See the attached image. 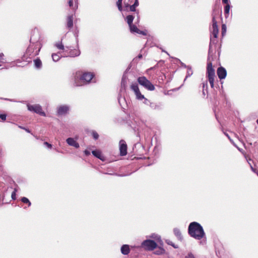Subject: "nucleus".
Segmentation results:
<instances>
[{
  "mask_svg": "<svg viewBox=\"0 0 258 258\" xmlns=\"http://www.w3.org/2000/svg\"><path fill=\"white\" fill-rule=\"evenodd\" d=\"M122 0H117L116 2V6L119 11H122Z\"/></svg>",
  "mask_w": 258,
  "mask_h": 258,
  "instance_id": "27",
  "label": "nucleus"
},
{
  "mask_svg": "<svg viewBox=\"0 0 258 258\" xmlns=\"http://www.w3.org/2000/svg\"><path fill=\"white\" fill-rule=\"evenodd\" d=\"M206 89H207V88H208L207 83L206 84L203 83V88L204 90V88H206Z\"/></svg>",
  "mask_w": 258,
  "mask_h": 258,
  "instance_id": "40",
  "label": "nucleus"
},
{
  "mask_svg": "<svg viewBox=\"0 0 258 258\" xmlns=\"http://www.w3.org/2000/svg\"><path fill=\"white\" fill-rule=\"evenodd\" d=\"M137 81L140 85L148 90L153 91L155 89L154 85L144 76L139 77Z\"/></svg>",
  "mask_w": 258,
  "mask_h": 258,
  "instance_id": "4",
  "label": "nucleus"
},
{
  "mask_svg": "<svg viewBox=\"0 0 258 258\" xmlns=\"http://www.w3.org/2000/svg\"><path fill=\"white\" fill-rule=\"evenodd\" d=\"M133 5L136 7H138L139 5L138 0H135V2Z\"/></svg>",
  "mask_w": 258,
  "mask_h": 258,
  "instance_id": "38",
  "label": "nucleus"
},
{
  "mask_svg": "<svg viewBox=\"0 0 258 258\" xmlns=\"http://www.w3.org/2000/svg\"><path fill=\"white\" fill-rule=\"evenodd\" d=\"M130 89L134 92L136 99L142 100L145 98L143 95L142 94L139 89L138 85L137 83H132L130 85Z\"/></svg>",
  "mask_w": 258,
  "mask_h": 258,
  "instance_id": "6",
  "label": "nucleus"
},
{
  "mask_svg": "<svg viewBox=\"0 0 258 258\" xmlns=\"http://www.w3.org/2000/svg\"><path fill=\"white\" fill-rule=\"evenodd\" d=\"M69 110V108L68 106L66 105H62L60 106L57 108V114L59 115H62L66 114Z\"/></svg>",
  "mask_w": 258,
  "mask_h": 258,
  "instance_id": "13",
  "label": "nucleus"
},
{
  "mask_svg": "<svg viewBox=\"0 0 258 258\" xmlns=\"http://www.w3.org/2000/svg\"><path fill=\"white\" fill-rule=\"evenodd\" d=\"M28 109L29 111L34 112L37 114H39L40 115L45 116V113L42 110V107L40 105L38 104H34V105H27Z\"/></svg>",
  "mask_w": 258,
  "mask_h": 258,
  "instance_id": "7",
  "label": "nucleus"
},
{
  "mask_svg": "<svg viewBox=\"0 0 258 258\" xmlns=\"http://www.w3.org/2000/svg\"><path fill=\"white\" fill-rule=\"evenodd\" d=\"M61 52H58L57 53H52L51 56L53 60L54 61H57L59 60L61 57H63V56H61Z\"/></svg>",
  "mask_w": 258,
  "mask_h": 258,
  "instance_id": "19",
  "label": "nucleus"
},
{
  "mask_svg": "<svg viewBox=\"0 0 258 258\" xmlns=\"http://www.w3.org/2000/svg\"><path fill=\"white\" fill-rule=\"evenodd\" d=\"M7 114H0V119L3 121H5L6 119Z\"/></svg>",
  "mask_w": 258,
  "mask_h": 258,
  "instance_id": "32",
  "label": "nucleus"
},
{
  "mask_svg": "<svg viewBox=\"0 0 258 258\" xmlns=\"http://www.w3.org/2000/svg\"><path fill=\"white\" fill-rule=\"evenodd\" d=\"M238 149L239 151H241V150L240 148H238Z\"/></svg>",
  "mask_w": 258,
  "mask_h": 258,
  "instance_id": "48",
  "label": "nucleus"
},
{
  "mask_svg": "<svg viewBox=\"0 0 258 258\" xmlns=\"http://www.w3.org/2000/svg\"><path fill=\"white\" fill-rule=\"evenodd\" d=\"M185 258H195L194 255L191 253H188Z\"/></svg>",
  "mask_w": 258,
  "mask_h": 258,
  "instance_id": "34",
  "label": "nucleus"
},
{
  "mask_svg": "<svg viewBox=\"0 0 258 258\" xmlns=\"http://www.w3.org/2000/svg\"><path fill=\"white\" fill-rule=\"evenodd\" d=\"M229 11H230V5L229 4H227L224 7V13H225L226 17L229 15Z\"/></svg>",
  "mask_w": 258,
  "mask_h": 258,
  "instance_id": "25",
  "label": "nucleus"
},
{
  "mask_svg": "<svg viewBox=\"0 0 258 258\" xmlns=\"http://www.w3.org/2000/svg\"><path fill=\"white\" fill-rule=\"evenodd\" d=\"M19 127L24 130L25 131H26L28 133H30V131L29 129H28V128H26L25 127H22V126H19Z\"/></svg>",
  "mask_w": 258,
  "mask_h": 258,
  "instance_id": "37",
  "label": "nucleus"
},
{
  "mask_svg": "<svg viewBox=\"0 0 258 258\" xmlns=\"http://www.w3.org/2000/svg\"><path fill=\"white\" fill-rule=\"evenodd\" d=\"M165 253V249L161 247H159L157 250H156L154 252V253L157 255L162 254Z\"/></svg>",
  "mask_w": 258,
  "mask_h": 258,
  "instance_id": "23",
  "label": "nucleus"
},
{
  "mask_svg": "<svg viewBox=\"0 0 258 258\" xmlns=\"http://www.w3.org/2000/svg\"><path fill=\"white\" fill-rule=\"evenodd\" d=\"M21 201L22 202H23V203H25V204H27L28 205V207H30L31 205V202H30V201L28 200V199H27V198L26 197H23L21 199Z\"/></svg>",
  "mask_w": 258,
  "mask_h": 258,
  "instance_id": "26",
  "label": "nucleus"
},
{
  "mask_svg": "<svg viewBox=\"0 0 258 258\" xmlns=\"http://www.w3.org/2000/svg\"><path fill=\"white\" fill-rule=\"evenodd\" d=\"M141 247L146 250L152 251L157 247V244L153 240L147 239L142 242Z\"/></svg>",
  "mask_w": 258,
  "mask_h": 258,
  "instance_id": "5",
  "label": "nucleus"
},
{
  "mask_svg": "<svg viewBox=\"0 0 258 258\" xmlns=\"http://www.w3.org/2000/svg\"><path fill=\"white\" fill-rule=\"evenodd\" d=\"M124 6L125 8H128L130 7V5L128 3H126L125 2H124Z\"/></svg>",
  "mask_w": 258,
  "mask_h": 258,
  "instance_id": "42",
  "label": "nucleus"
},
{
  "mask_svg": "<svg viewBox=\"0 0 258 258\" xmlns=\"http://www.w3.org/2000/svg\"><path fill=\"white\" fill-rule=\"evenodd\" d=\"M129 27L131 32H135L138 34H142L143 35H147V33L145 31L139 30L137 28V27L135 25L132 24V25H130Z\"/></svg>",
  "mask_w": 258,
  "mask_h": 258,
  "instance_id": "14",
  "label": "nucleus"
},
{
  "mask_svg": "<svg viewBox=\"0 0 258 258\" xmlns=\"http://www.w3.org/2000/svg\"><path fill=\"white\" fill-rule=\"evenodd\" d=\"M222 3L224 4H228V0H222Z\"/></svg>",
  "mask_w": 258,
  "mask_h": 258,
  "instance_id": "41",
  "label": "nucleus"
},
{
  "mask_svg": "<svg viewBox=\"0 0 258 258\" xmlns=\"http://www.w3.org/2000/svg\"><path fill=\"white\" fill-rule=\"evenodd\" d=\"M67 26L69 29H71L73 26V16H69L67 17Z\"/></svg>",
  "mask_w": 258,
  "mask_h": 258,
  "instance_id": "18",
  "label": "nucleus"
},
{
  "mask_svg": "<svg viewBox=\"0 0 258 258\" xmlns=\"http://www.w3.org/2000/svg\"><path fill=\"white\" fill-rule=\"evenodd\" d=\"M17 192V189L16 188H15L14 189V190L13 191V192L12 193V195H11V197H12V199L13 200H16V193Z\"/></svg>",
  "mask_w": 258,
  "mask_h": 258,
  "instance_id": "31",
  "label": "nucleus"
},
{
  "mask_svg": "<svg viewBox=\"0 0 258 258\" xmlns=\"http://www.w3.org/2000/svg\"><path fill=\"white\" fill-rule=\"evenodd\" d=\"M67 142L70 146H73L76 148L79 147V144L73 138H69L67 140Z\"/></svg>",
  "mask_w": 258,
  "mask_h": 258,
  "instance_id": "15",
  "label": "nucleus"
},
{
  "mask_svg": "<svg viewBox=\"0 0 258 258\" xmlns=\"http://www.w3.org/2000/svg\"><path fill=\"white\" fill-rule=\"evenodd\" d=\"M217 74L218 76V78L220 80H222L226 78L227 75V71L224 68L220 67L218 68L217 71Z\"/></svg>",
  "mask_w": 258,
  "mask_h": 258,
  "instance_id": "11",
  "label": "nucleus"
},
{
  "mask_svg": "<svg viewBox=\"0 0 258 258\" xmlns=\"http://www.w3.org/2000/svg\"><path fill=\"white\" fill-rule=\"evenodd\" d=\"M129 8H130V11H131V12H135L136 11V7L134 5L130 6Z\"/></svg>",
  "mask_w": 258,
  "mask_h": 258,
  "instance_id": "33",
  "label": "nucleus"
},
{
  "mask_svg": "<svg viewBox=\"0 0 258 258\" xmlns=\"http://www.w3.org/2000/svg\"><path fill=\"white\" fill-rule=\"evenodd\" d=\"M54 46L60 50L59 52L65 51L68 49V47H65L61 41L56 43Z\"/></svg>",
  "mask_w": 258,
  "mask_h": 258,
  "instance_id": "17",
  "label": "nucleus"
},
{
  "mask_svg": "<svg viewBox=\"0 0 258 258\" xmlns=\"http://www.w3.org/2000/svg\"><path fill=\"white\" fill-rule=\"evenodd\" d=\"M245 158L247 161V162H248V163L249 164L251 168L252 169V170H253V168L252 166V163H253V161L252 160H251L250 158H248V157L247 156H245Z\"/></svg>",
  "mask_w": 258,
  "mask_h": 258,
  "instance_id": "28",
  "label": "nucleus"
},
{
  "mask_svg": "<svg viewBox=\"0 0 258 258\" xmlns=\"http://www.w3.org/2000/svg\"><path fill=\"white\" fill-rule=\"evenodd\" d=\"M173 232H174V234L177 237L178 239H179V240H182V236L181 233L180 231L179 230V229H178L177 228H175L173 230Z\"/></svg>",
  "mask_w": 258,
  "mask_h": 258,
  "instance_id": "20",
  "label": "nucleus"
},
{
  "mask_svg": "<svg viewBox=\"0 0 258 258\" xmlns=\"http://www.w3.org/2000/svg\"><path fill=\"white\" fill-rule=\"evenodd\" d=\"M224 31H225V25H223L222 26V34H223Z\"/></svg>",
  "mask_w": 258,
  "mask_h": 258,
  "instance_id": "39",
  "label": "nucleus"
},
{
  "mask_svg": "<svg viewBox=\"0 0 258 258\" xmlns=\"http://www.w3.org/2000/svg\"><path fill=\"white\" fill-rule=\"evenodd\" d=\"M130 248L128 245L124 244L121 247V252L124 255H127L130 253Z\"/></svg>",
  "mask_w": 258,
  "mask_h": 258,
  "instance_id": "16",
  "label": "nucleus"
},
{
  "mask_svg": "<svg viewBox=\"0 0 258 258\" xmlns=\"http://www.w3.org/2000/svg\"><path fill=\"white\" fill-rule=\"evenodd\" d=\"M134 19V17L133 15H128L126 16V20L129 26L133 24Z\"/></svg>",
  "mask_w": 258,
  "mask_h": 258,
  "instance_id": "22",
  "label": "nucleus"
},
{
  "mask_svg": "<svg viewBox=\"0 0 258 258\" xmlns=\"http://www.w3.org/2000/svg\"><path fill=\"white\" fill-rule=\"evenodd\" d=\"M44 144L45 145H46L48 148H50V149H51V148H52V145H51V144H49V143H48V142H45L44 143Z\"/></svg>",
  "mask_w": 258,
  "mask_h": 258,
  "instance_id": "35",
  "label": "nucleus"
},
{
  "mask_svg": "<svg viewBox=\"0 0 258 258\" xmlns=\"http://www.w3.org/2000/svg\"><path fill=\"white\" fill-rule=\"evenodd\" d=\"M34 49V48H33V47H32V46H30L28 48V49H27V52L28 53H29V52H31L32 50V49Z\"/></svg>",
  "mask_w": 258,
  "mask_h": 258,
  "instance_id": "36",
  "label": "nucleus"
},
{
  "mask_svg": "<svg viewBox=\"0 0 258 258\" xmlns=\"http://www.w3.org/2000/svg\"><path fill=\"white\" fill-rule=\"evenodd\" d=\"M92 136H93V138L95 140H97V139H98L99 135H98V134L96 132L93 131L92 133Z\"/></svg>",
  "mask_w": 258,
  "mask_h": 258,
  "instance_id": "30",
  "label": "nucleus"
},
{
  "mask_svg": "<svg viewBox=\"0 0 258 258\" xmlns=\"http://www.w3.org/2000/svg\"><path fill=\"white\" fill-rule=\"evenodd\" d=\"M92 154L96 157L102 159V154L101 152L99 150H94L92 152Z\"/></svg>",
  "mask_w": 258,
  "mask_h": 258,
  "instance_id": "21",
  "label": "nucleus"
},
{
  "mask_svg": "<svg viewBox=\"0 0 258 258\" xmlns=\"http://www.w3.org/2000/svg\"><path fill=\"white\" fill-rule=\"evenodd\" d=\"M166 242L168 244V245H171L172 246H173L174 248H178V246L175 245L174 243H173L172 241H171L170 240H166Z\"/></svg>",
  "mask_w": 258,
  "mask_h": 258,
  "instance_id": "29",
  "label": "nucleus"
},
{
  "mask_svg": "<svg viewBox=\"0 0 258 258\" xmlns=\"http://www.w3.org/2000/svg\"><path fill=\"white\" fill-rule=\"evenodd\" d=\"M94 77L93 73L91 72L82 73L77 72L75 76V83L77 86H82L83 83H88Z\"/></svg>",
  "mask_w": 258,
  "mask_h": 258,
  "instance_id": "2",
  "label": "nucleus"
},
{
  "mask_svg": "<svg viewBox=\"0 0 258 258\" xmlns=\"http://www.w3.org/2000/svg\"><path fill=\"white\" fill-rule=\"evenodd\" d=\"M212 22L213 31L212 32V34L214 38H217L219 34V29L217 22L216 21V16L214 14L212 15Z\"/></svg>",
  "mask_w": 258,
  "mask_h": 258,
  "instance_id": "9",
  "label": "nucleus"
},
{
  "mask_svg": "<svg viewBox=\"0 0 258 258\" xmlns=\"http://www.w3.org/2000/svg\"><path fill=\"white\" fill-rule=\"evenodd\" d=\"M188 232L191 237L198 240H201L205 235L202 226L196 222H193L189 224L188 228Z\"/></svg>",
  "mask_w": 258,
  "mask_h": 258,
  "instance_id": "1",
  "label": "nucleus"
},
{
  "mask_svg": "<svg viewBox=\"0 0 258 258\" xmlns=\"http://www.w3.org/2000/svg\"><path fill=\"white\" fill-rule=\"evenodd\" d=\"M225 135H226V136H227V137H228V138L230 139V140L231 141H231V139L230 138L229 136H228V134H225Z\"/></svg>",
  "mask_w": 258,
  "mask_h": 258,
  "instance_id": "46",
  "label": "nucleus"
},
{
  "mask_svg": "<svg viewBox=\"0 0 258 258\" xmlns=\"http://www.w3.org/2000/svg\"><path fill=\"white\" fill-rule=\"evenodd\" d=\"M68 5L73 11H75L78 8V0H68Z\"/></svg>",
  "mask_w": 258,
  "mask_h": 258,
  "instance_id": "12",
  "label": "nucleus"
},
{
  "mask_svg": "<svg viewBox=\"0 0 258 258\" xmlns=\"http://www.w3.org/2000/svg\"><path fill=\"white\" fill-rule=\"evenodd\" d=\"M4 56V54L3 53H0V59H3V57Z\"/></svg>",
  "mask_w": 258,
  "mask_h": 258,
  "instance_id": "43",
  "label": "nucleus"
},
{
  "mask_svg": "<svg viewBox=\"0 0 258 258\" xmlns=\"http://www.w3.org/2000/svg\"><path fill=\"white\" fill-rule=\"evenodd\" d=\"M40 50V49L38 50V51H37L35 53H34V55H36L38 54V51Z\"/></svg>",
  "mask_w": 258,
  "mask_h": 258,
  "instance_id": "45",
  "label": "nucleus"
},
{
  "mask_svg": "<svg viewBox=\"0 0 258 258\" xmlns=\"http://www.w3.org/2000/svg\"><path fill=\"white\" fill-rule=\"evenodd\" d=\"M35 66L36 68L39 69L41 67L42 62L39 58H37L34 60Z\"/></svg>",
  "mask_w": 258,
  "mask_h": 258,
  "instance_id": "24",
  "label": "nucleus"
},
{
  "mask_svg": "<svg viewBox=\"0 0 258 258\" xmlns=\"http://www.w3.org/2000/svg\"><path fill=\"white\" fill-rule=\"evenodd\" d=\"M207 77L212 88L214 87V81L216 78L215 70L213 67L212 63L208 62L207 66Z\"/></svg>",
  "mask_w": 258,
  "mask_h": 258,
  "instance_id": "3",
  "label": "nucleus"
},
{
  "mask_svg": "<svg viewBox=\"0 0 258 258\" xmlns=\"http://www.w3.org/2000/svg\"><path fill=\"white\" fill-rule=\"evenodd\" d=\"M142 57H143V56H142V54H139L138 55V57L139 58H140V59L142 58Z\"/></svg>",
  "mask_w": 258,
  "mask_h": 258,
  "instance_id": "44",
  "label": "nucleus"
},
{
  "mask_svg": "<svg viewBox=\"0 0 258 258\" xmlns=\"http://www.w3.org/2000/svg\"><path fill=\"white\" fill-rule=\"evenodd\" d=\"M127 145L125 142L121 140L119 142V151L121 156H125L127 154Z\"/></svg>",
  "mask_w": 258,
  "mask_h": 258,
  "instance_id": "10",
  "label": "nucleus"
},
{
  "mask_svg": "<svg viewBox=\"0 0 258 258\" xmlns=\"http://www.w3.org/2000/svg\"><path fill=\"white\" fill-rule=\"evenodd\" d=\"M61 53L63 57H76L81 53L79 49H69L68 47L66 51H62Z\"/></svg>",
  "mask_w": 258,
  "mask_h": 258,
  "instance_id": "8",
  "label": "nucleus"
},
{
  "mask_svg": "<svg viewBox=\"0 0 258 258\" xmlns=\"http://www.w3.org/2000/svg\"><path fill=\"white\" fill-rule=\"evenodd\" d=\"M256 123L258 124V119L256 120Z\"/></svg>",
  "mask_w": 258,
  "mask_h": 258,
  "instance_id": "47",
  "label": "nucleus"
}]
</instances>
